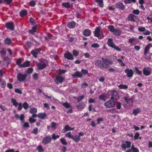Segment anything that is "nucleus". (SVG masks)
I'll return each instance as SVG.
<instances>
[{"label":"nucleus","instance_id":"1","mask_svg":"<svg viewBox=\"0 0 152 152\" xmlns=\"http://www.w3.org/2000/svg\"><path fill=\"white\" fill-rule=\"evenodd\" d=\"M104 33L105 31L101 29V28L99 27L96 28L94 32V36L99 39H102L104 37Z\"/></svg>","mask_w":152,"mask_h":152},{"label":"nucleus","instance_id":"2","mask_svg":"<svg viewBox=\"0 0 152 152\" xmlns=\"http://www.w3.org/2000/svg\"><path fill=\"white\" fill-rule=\"evenodd\" d=\"M47 64V61L43 59L37 64V67L39 69H42L45 68Z\"/></svg>","mask_w":152,"mask_h":152},{"label":"nucleus","instance_id":"3","mask_svg":"<svg viewBox=\"0 0 152 152\" xmlns=\"http://www.w3.org/2000/svg\"><path fill=\"white\" fill-rule=\"evenodd\" d=\"M105 106L107 108H110L114 107L115 105V102L113 99H111L104 104Z\"/></svg>","mask_w":152,"mask_h":152},{"label":"nucleus","instance_id":"4","mask_svg":"<svg viewBox=\"0 0 152 152\" xmlns=\"http://www.w3.org/2000/svg\"><path fill=\"white\" fill-rule=\"evenodd\" d=\"M139 31L142 32L143 34L145 35H149L151 32L148 30L145 29L144 27H139L138 28Z\"/></svg>","mask_w":152,"mask_h":152},{"label":"nucleus","instance_id":"5","mask_svg":"<svg viewBox=\"0 0 152 152\" xmlns=\"http://www.w3.org/2000/svg\"><path fill=\"white\" fill-rule=\"evenodd\" d=\"M27 77V75L26 74H23L20 73H18L17 78L18 80L20 81H23L26 79Z\"/></svg>","mask_w":152,"mask_h":152},{"label":"nucleus","instance_id":"6","mask_svg":"<svg viewBox=\"0 0 152 152\" xmlns=\"http://www.w3.org/2000/svg\"><path fill=\"white\" fill-rule=\"evenodd\" d=\"M131 143L130 142L126 141L122 143L121 145L123 150L125 151L126 148H129L131 146Z\"/></svg>","mask_w":152,"mask_h":152},{"label":"nucleus","instance_id":"7","mask_svg":"<svg viewBox=\"0 0 152 152\" xmlns=\"http://www.w3.org/2000/svg\"><path fill=\"white\" fill-rule=\"evenodd\" d=\"M142 71L143 74L147 76L151 74V68L147 67L144 68Z\"/></svg>","mask_w":152,"mask_h":152},{"label":"nucleus","instance_id":"8","mask_svg":"<svg viewBox=\"0 0 152 152\" xmlns=\"http://www.w3.org/2000/svg\"><path fill=\"white\" fill-rule=\"evenodd\" d=\"M102 63L103 64L104 66H102V68H107L108 67L109 65L111 64L110 61L107 59L102 58Z\"/></svg>","mask_w":152,"mask_h":152},{"label":"nucleus","instance_id":"9","mask_svg":"<svg viewBox=\"0 0 152 152\" xmlns=\"http://www.w3.org/2000/svg\"><path fill=\"white\" fill-rule=\"evenodd\" d=\"M124 72L126 73L128 77H131L133 76V72L132 69H126L124 70Z\"/></svg>","mask_w":152,"mask_h":152},{"label":"nucleus","instance_id":"10","mask_svg":"<svg viewBox=\"0 0 152 152\" xmlns=\"http://www.w3.org/2000/svg\"><path fill=\"white\" fill-rule=\"evenodd\" d=\"M64 56L65 58L69 60H73L74 58L72 54L69 51L65 53Z\"/></svg>","mask_w":152,"mask_h":152},{"label":"nucleus","instance_id":"11","mask_svg":"<svg viewBox=\"0 0 152 152\" xmlns=\"http://www.w3.org/2000/svg\"><path fill=\"white\" fill-rule=\"evenodd\" d=\"M6 28L11 30H14V24L12 22L7 23L5 24Z\"/></svg>","mask_w":152,"mask_h":152},{"label":"nucleus","instance_id":"12","mask_svg":"<svg viewBox=\"0 0 152 152\" xmlns=\"http://www.w3.org/2000/svg\"><path fill=\"white\" fill-rule=\"evenodd\" d=\"M64 80V78L60 75L57 76L55 80V81L57 84H58L59 83H61Z\"/></svg>","mask_w":152,"mask_h":152},{"label":"nucleus","instance_id":"13","mask_svg":"<svg viewBox=\"0 0 152 152\" xmlns=\"http://www.w3.org/2000/svg\"><path fill=\"white\" fill-rule=\"evenodd\" d=\"M51 138L49 136H46L44 137L42 140L43 143L45 144H47L51 142Z\"/></svg>","mask_w":152,"mask_h":152},{"label":"nucleus","instance_id":"14","mask_svg":"<svg viewBox=\"0 0 152 152\" xmlns=\"http://www.w3.org/2000/svg\"><path fill=\"white\" fill-rule=\"evenodd\" d=\"M112 97L111 99H118L119 98V95L118 93L115 91H113L112 92Z\"/></svg>","mask_w":152,"mask_h":152},{"label":"nucleus","instance_id":"15","mask_svg":"<svg viewBox=\"0 0 152 152\" xmlns=\"http://www.w3.org/2000/svg\"><path fill=\"white\" fill-rule=\"evenodd\" d=\"M129 20L132 22H134L136 19V16L132 14H130L128 18Z\"/></svg>","mask_w":152,"mask_h":152},{"label":"nucleus","instance_id":"16","mask_svg":"<svg viewBox=\"0 0 152 152\" xmlns=\"http://www.w3.org/2000/svg\"><path fill=\"white\" fill-rule=\"evenodd\" d=\"M116 7L121 10H123L125 8L124 5L122 3L120 2H119L116 4Z\"/></svg>","mask_w":152,"mask_h":152},{"label":"nucleus","instance_id":"17","mask_svg":"<svg viewBox=\"0 0 152 152\" xmlns=\"http://www.w3.org/2000/svg\"><path fill=\"white\" fill-rule=\"evenodd\" d=\"M91 33V31L88 29H85L83 31V35L86 37L90 36Z\"/></svg>","mask_w":152,"mask_h":152},{"label":"nucleus","instance_id":"18","mask_svg":"<svg viewBox=\"0 0 152 152\" xmlns=\"http://www.w3.org/2000/svg\"><path fill=\"white\" fill-rule=\"evenodd\" d=\"M72 76L74 78H77L81 77H82V75L80 72L77 71L72 74Z\"/></svg>","mask_w":152,"mask_h":152},{"label":"nucleus","instance_id":"19","mask_svg":"<svg viewBox=\"0 0 152 152\" xmlns=\"http://www.w3.org/2000/svg\"><path fill=\"white\" fill-rule=\"evenodd\" d=\"M40 50L39 49H35L31 51V53L35 58H37L38 53L39 52Z\"/></svg>","mask_w":152,"mask_h":152},{"label":"nucleus","instance_id":"20","mask_svg":"<svg viewBox=\"0 0 152 152\" xmlns=\"http://www.w3.org/2000/svg\"><path fill=\"white\" fill-rule=\"evenodd\" d=\"M151 47V44H149L148 45H147L145 47L144 51V55L145 56L148 53V50Z\"/></svg>","mask_w":152,"mask_h":152},{"label":"nucleus","instance_id":"21","mask_svg":"<svg viewBox=\"0 0 152 152\" xmlns=\"http://www.w3.org/2000/svg\"><path fill=\"white\" fill-rule=\"evenodd\" d=\"M102 60H97L95 63V65L101 68H102V66H104L103 64H102Z\"/></svg>","mask_w":152,"mask_h":152},{"label":"nucleus","instance_id":"22","mask_svg":"<svg viewBox=\"0 0 152 152\" xmlns=\"http://www.w3.org/2000/svg\"><path fill=\"white\" fill-rule=\"evenodd\" d=\"M107 45L111 48L114 47L115 44L113 42V39L111 38H109L108 39L107 42Z\"/></svg>","mask_w":152,"mask_h":152},{"label":"nucleus","instance_id":"23","mask_svg":"<svg viewBox=\"0 0 152 152\" xmlns=\"http://www.w3.org/2000/svg\"><path fill=\"white\" fill-rule=\"evenodd\" d=\"M98 4L97 5L99 7H103L104 6L103 0H94Z\"/></svg>","mask_w":152,"mask_h":152},{"label":"nucleus","instance_id":"24","mask_svg":"<svg viewBox=\"0 0 152 152\" xmlns=\"http://www.w3.org/2000/svg\"><path fill=\"white\" fill-rule=\"evenodd\" d=\"M30 66V61H27L24 62L22 65H20V67H28Z\"/></svg>","mask_w":152,"mask_h":152},{"label":"nucleus","instance_id":"25","mask_svg":"<svg viewBox=\"0 0 152 152\" xmlns=\"http://www.w3.org/2000/svg\"><path fill=\"white\" fill-rule=\"evenodd\" d=\"M72 139L74 140L75 142L79 141L80 139V137L79 135H76L75 136H73L72 138Z\"/></svg>","mask_w":152,"mask_h":152},{"label":"nucleus","instance_id":"26","mask_svg":"<svg viewBox=\"0 0 152 152\" xmlns=\"http://www.w3.org/2000/svg\"><path fill=\"white\" fill-rule=\"evenodd\" d=\"M75 23L73 21L69 22L67 24V26L70 28H73L75 27Z\"/></svg>","mask_w":152,"mask_h":152},{"label":"nucleus","instance_id":"27","mask_svg":"<svg viewBox=\"0 0 152 152\" xmlns=\"http://www.w3.org/2000/svg\"><path fill=\"white\" fill-rule=\"evenodd\" d=\"M113 33L116 36H119L121 34V31L119 28L115 29Z\"/></svg>","mask_w":152,"mask_h":152},{"label":"nucleus","instance_id":"28","mask_svg":"<svg viewBox=\"0 0 152 152\" xmlns=\"http://www.w3.org/2000/svg\"><path fill=\"white\" fill-rule=\"evenodd\" d=\"M27 14V11L26 10H23L20 11V15L21 17H23L26 15Z\"/></svg>","mask_w":152,"mask_h":152},{"label":"nucleus","instance_id":"29","mask_svg":"<svg viewBox=\"0 0 152 152\" xmlns=\"http://www.w3.org/2000/svg\"><path fill=\"white\" fill-rule=\"evenodd\" d=\"M46 114L45 113H40L37 115L38 117L41 119H44L46 117Z\"/></svg>","mask_w":152,"mask_h":152},{"label":"nucleus","instance_id":"30","mask_svg":"<svg viewBox=\"0 0 152 152\" xmlns=\"http://www.w3.org/2000/svg\"><path fill=\"white\" fill-rule=\"evenodd\" d=\"M141 111L140 109L139 108L134 109L133 110V113L135 116L139 113Z\"/></svg>","mask_w":152,"mask_h":152},{"label":"nucleus","instance_id":"31","mask_svg":"<svg viewBox=\"0 0 152 152\" xmlns=\"http://www.w3.org/2000/svg\"><path fill=\"white\" fill-rule=\"evenodd\" d=\"M74 129V127L71 128L68 125H66L64 128V129L65 131L72 130Z\"/></svg>","mask_w":152,"mask_h":152},{"label":"nucleus","instance_id":"32","mask_svg":"<svg viewBox=\"0 0 152 152\" xmlns=\"http://www.w3.org/2000/svg\"><path fill=\"white\" fill-rule=\"evenodd\" d=\"M60 140L63 145H67V143L65 138H61L60 139Z\"/></svg>","mask_w":152,"mask_h":152},{"label":"nucleus","instance_id":"33","mask_svg":"<svg viewBox=\"0 0 152 152\" xmlns=\"http://www.w3.org/2000/svg\"><path fill=\"white\" fill-rule=\"evenodd\" d=\"M11 101L13 105L15 106V107H17L19 103L17 102L16 100L15 99H11Z\"/></svg>","mask_w":152,"mask_h":152},{"label":"nucleus","instance_id":"34","mask_svg":"<svg viewBox=\"0 0 152 152\" xmlns=\"http://www.w3.org/2000/svg\"><path fill=\"white\" fill-rule=\"evenodd\" d=\"M36 29L37 28L36 26L33 27L31 29L29 30V32L31 34H34L36 32Z\"/></svg>","mask_w":152,"mask_h":152},{"label":"nucleus","instance_id":"35","mask_svg":"<svg viewBox=\"0 0 152 152\" xmlns=\"http://www.w3.org/2000/svg\"><path fill=\"white\" fill-rule=\"evenodd\" d=\"M37 149L39 152H43L44 150L41 145H38L37 148Z\"/></svg>","mask_w":152,"mask_h":152},{"label":"nucleus","instance_id":"36","mask_svg":"<svg viewBox=\"0 0 152 152\" xmlns=\"http://www.w3.org/2000/svg\"><path fill=\"white\" fill-rule=\"evenodd\" d=\"M118 88L120 89H127L128 87L126 85L121 84L118 86Z\"/></svg>","mask_w":152,"mask_h":152},{"label":"nucleus","instance_id":"37","mask_svg":"<svg viewBox=\"0 0 152 152\" xmlns=\"http://www.w3.org/2000/svg\"><path fill=\"white\" fill-rule=\"evenodd\" d=\"M108 28L110 32H113L115 29L114 26L112 25H110L108 26Z\"/></svg>","mask_w":152,"mask_h":152},{"label":"nucleus","instance_id":"38","mask_svg":"<svg viewBox=\"0 0 152 152\" xmlns=\"http://www.w3.org/2000/svg\"><path fill=\"white\" fill-rule=\"evenodd\" d=\"M30 112L31 114H34L37 112V109L35 107L31 108L30 110Z\"/></svg>","mask_w":152,"mask_h":152},{"label":"nucleus","instance_id":"39","mask_svg":"<svg viewBox=\"0 0 152 152\" xmlns=\"http://www.w3.org/2000/svg\"><path fill=\"white\" fill-rule=\"evenodd\" d=\"M139 136L140 134L138 132H136L134 135V137L135 139H137L138 138L140 139H141L142 137H139Z\"/></svg>","mask_w":152,"mask_h":152},{"label":"nucleus","instance_id":"40","mask_svg":"<svg viewBox=\"0 0 152 152\" xmlns=\"http://www.w3.org/2000/svg\"><path fill=\"white\" fill-rule=\"evenodd\" d=\"M136 0H124V2L126 4H130L132 2L135 3Z\"/></svg>","mask_w":152,"mask_h":152},{"label":"nucleus","instance_id":"41","mask_svg":"<svg viewBox=\"0 0 152 152\" xmlns=\"http://www.w3.org/2000/svg\"><path fill=\"white\" fill-rule=\"evenodd\" d=\"M77 108L79 110H81L83 109L85 107V106L84 104H82V105H77L76 106Z\"/></svg>","mask_w":152,"mask_h":152},{"label":"nucleus","instance_id":"42","mask_svg":"<svg viewBox=\"0 0 152 152\" xmlns=\"http://www.w3.org/2000/svg\"><path fill=\"white\" fill-rule=\"evenodd\" d=\"M11 42V39L9 38H7L5 40V42L6 44L10 45Z\"/></svg>","mask_w":152,"mask_h":152},{"label":"nucleus","instance_id":"43","mask_svg":"<svg viewBox=\"0 0 152 152\" xmlns=\"http://www.w3.org/2000/svg\"><path fill=\"white\" fill-rule=\"evenodd\" d=\"M135 69L136 71V73L137 74L141 75H142V73L141 71L137 67H135Z\"/></svg>","mask_w":152,"mask_h":152},{"label":"nucleus","instance_id":"44","mask_svg":"<svg viewBox=\"0 0 152 152\" xmlns=\"http://www.w3.org/2000/svg\"><path fill=\"white\" fill-rule=\"evenodd\" d=\"M117 60L121 66H125V64L123 63L121 59H118Z\"/></svg>","mask_w":152,"mask_h":152},{"label":"nucleus","instance_id":"45","mask_svg":"<svg viewBox=\"0 0 152 152\" xmlns=\"http://www.w3.org/2000/svg\"><path fill=\"white\" fill-rule=\"evenodd\" d=\"M91 47L94 48H97L99 47V45L97 43H94L91 45Z\"/></svg>","mask_w":152,"mask_h":152},{"label":"nucleus","instance_id":"46","mask_svg":"<svg viewBox=\"0 0 152 152\" xmlns=\"http://www.w3.org/2000/svg\"><path fill=\"white\" fill-rule=\"evenodd\" d=\"M88 86V83L85 82L82 83L81 85V88H86Z\"/></svg>","mask_w":152,"mask_h":152},{"label":"nucleus","instance_id":"47","mask_svg":"<svg viewBox=\"0 0 152 152\" xmlns=\"http://www.w3.org/2000/svg\"><path fill=\"white\" fill-rule=\"evenodd\" d=\"M62 5L66 8H68L69 7L70 4L68 2L63 3L62 4Z\"/></svg>","mask_w":152,"mask_h":152},{"label":"nucleus","instance_id":"48","mask_svg":"<svg viewBox=\"0 0 152 152\" xmlns=\"http://www.w3.org/2000/svg\"><path fill=\"white\" fill-rule=\"evenodd\" d=\"M73 136L71 132H69L65 134V136L69 138H70L71 139H72Z\"/></svg>","mask_w":152,"mask_h":152},{"label":"nucleus","instance_id":"49","mask_svg":"<svg viewBox=\"0 0 152 152\" xmlns=\"http://www.w3.org/2000/svg\"><path fill=\"white\" fill-rule=\"evenodd\" d=\"M57 124L55 122H52L51 123V127L54 129H56L57 128Z\"/></svg>","mask_w":152,"mask_h":152},{"label":"nucleus","instance_id":"50","mask_svg":"<svg viewBox=\"0 0 152 152\" xmlns=\"http://www.w3.org/2000/svg\"><path fill=\"white\" fill-rule=\"evenodd\" d=\"M81 72L83 74L85 75L88 74V70L86 69H82Z\"/></svg>","mask_w":152,"mask_h":152},{"label":"nucleus","instance_id":"51","mask_svg":"<svg viewBox=\"0 0 152 152\" xmlns=\"http://www.w3.org/2000/svg\"><path fill=\"white\" fill-rule=\"evenodd\" d=\"M28 104L26 102H24L23 104V107L25 110H26L28 108Z\"/></svg>","mask_w":152,"mask_h":152},{"label":"nucleus","instance_id":"52","mask_svg":"<svg viewBox=\"0 0 152 152\" xmlns=\"http://www.w3.org/2000/svg\"><path fill=\"white\" fill-rule=\"evenodd\" d=\"M60 137V136L58 135H56L54 133H53L52 135V138L54 140H56L57 138H58Z\"/></svg>","mask_w":152,"mask_h":152},{"label":"nucleus","instance_id":"53","mask_svg":"<svg viewBox=\"0 0 152 152\" xmlns=\"http://www.w3.org/2000/svg\"><path fill=\"white\" fill-rule=\"evenodd\" d=\"M125 152H139V150L138 149H133L131 151L130 150H127Z\"/></svg>","mask_w":152,"mask_h":152},{"label":"nucleus","instance_id":"54","mask_svg":"<svg viewBox=\"0 0 152 152\" xmlns=\"http://www.w3.org/2000/svg\"><path fill=\"white\" fill-rule=\"evenodd\" d=\"M33 71V69L32 68H28L27 71L26 73H27L31 74V73Z\"/></svg>","mask_w":152,"mask_h":152},{"label":"nucleus","instance_id":"55","mask_svg":"<svg viewBox=\"0 0 152 152\" xmlns=\"http://www.w3.org/2000/svg\"><path fill=\"white\" fill-rule=\"evenodd\" d=\"M84 98V96L83 95L81 96H80L77 97V100L78 102H80L82 99H83Z\"/></svg>","mask_w":152,"mask_h":152},{"label":"nucleus","instance_id":"56","mask_svg":"<svg viewBox=\"0 0 152 152\" xmlns=\"http://www.w3.org/2000/svg\"><path fill=\"white\" fill-rule=\"evenodd\" d=\"M136 38L133 37L132 38H130L129 39V42L131 43H133L134 41H135Z\"/></svg>","mask_w":152,"mask_h":152},{"label":"nucleus","instance_id":"57","mask_svg":"<svg viewBox=\"0 0 152 152\" xmlns=\"http://www.w3.org/2000/svg\"><path fill=\"white\" fill-rule=\"evenodd\" d=\"M73 54L75 56H77L79 54V53L76 50H74L72 51Z\"/></svg>","mask_w":152,"mask_h":152},{"label":"nucleus","instance_id":"58","mask_svg":"<svg viewBox=\"0 0 152 152\" xmlns=\"http://www.w3.org/2000/svg\"><path fill=\"white\" fill-rule=\"evenodd\" d=\"M6 81L5 80L3 81L1 83V86L2 88H4L6 85Z\"/></svg>","mask_w":152,"mask_h":152},{"label":"nucleus","instance_id":"59","mask_svg":"<svg viewBox=\"0 0 152 152\" xmlns=\"http://www.w3.org/2000/svg\"><path fill=\"white\" fill-rule=\"evenodd\" d=\"M100 100H104L105 101V95L104 94L101 95L99 97Z\"/></svg>","mask_w":152,"mask_h":152},{"label":"nucleus","instance_id":"60","mask_svg":"<svg viewBox=\"0 0 152 152\" xmlns=\"http://www.w3.org/2000/svg\"><path fill=\"white\" fill-rule=\"evenodd\" d=\"M116 106L117 109H120L121 108V104L120 102H118L116 104Z\"/></svg>","mask_w":152,"mask_h":152},{"label":"nucleus","instance_id":"61","mask_svg":"<svg viewBox=\"0 0 152 152\" xmlns=\"http://www.w3.org/2000/svg\"><path fill=\"white\" fill-rule=\"evenodd\" d=\"M63 105L66 108H69L70 107V105L68 103H65L63 104Z\"/></svg>","mask_w":152,"mask_h":152},{"label":"nucleus","instance_id":"62","mask_svg":"<svg viewBox=\"0 0 152 152\" xmlns=\"http://www.w3.org/2000/svg\"><path fill=\"white\" fill-rule=\"evenodd\" d=\"M1 55L2 56H4L6 54V52L5 50L3 48L0 51Z\"/></svg>","mask_w":152,"mask_h":152},{"label":"nucleus","instance_id":"63","mask_svg":"<svg viewBox=\"0 0 152 152\" xmlns=\"http://www.w3.org/2000/svg\"><path fill=\"white\" fill-rule=\"evenodd\" d=\"M103 121V118H98L97 119V124H99L100 122H102Z\"/></svg>","mask_w":152,"mask_h":152},{"label":"nucleus","instance_id":"64","mask_svg":"<svg viewBox=\"0 0 152 152\" xmlns=\"http://www.w3.org/2000/svg\"><path fill=\"white\" fill-rule=\"evenodd\" d=\"M132 13L134 14L138 15L140 13V11L138 10H134L133 11Z\"/></svg>","mask_w":152,"mask_h":152}]
</instances>
